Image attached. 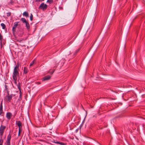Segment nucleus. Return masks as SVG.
I'll list each match as a JSON object with an SVG mask.
<instances>
[{"mask_svg":"<svg viewBox=\"0 0 145 145\" xmlns=\"http://www.w3.org/2000/svg\"><path fill=\"white\" fill-rule=\"evenodd\" d=\"M19 63H18L14 68V71L13 72L12 76H19Z\"/></svg>","mask_w":145,"mask_h":145,"instance_id":"f257e3e1","label":"nucleus"},{"mask_svg":"<svg viewBox=\"0 0 145 145\" xmlns=\"http://www.w3.org/2000/svg\"><path fill=\"white\" fill-rule=\"evenodd\" d=\"M2 123L0 127V136L1 139L2 138V136L4 133V131L6 128L5 126L2 125L3 121H1Z\"/></svg>","mask_w":145,"mask_h":145,"instance_id":"f03ea898","label":"nucleus"},{"mask_svg":"<svg viewBox=\"0 0 145 145\" xmlns=\"http://www.w3.org/2000/svg\"><path fill=\"white\" fill-rule=\"evenodd\" d=\"M20 20L23 23H25V26L26 27L28 31H29L30 28V26L28 22L27 21L25 18H22L20 19Z\"/></svg>","mask_w":145,"mask_h":145,"instance_id":"7ed1b4c3","label":"nucleus"},{"mask_svg":"<svg viewBox=\"0 0 145 145\" xmlns=\"http://www.w3.org/2000/svg\"><path fill=\"white\" fill-rule=\"evenodd\" d=\"M14 95H13L12 94L10 95H7L5 96V100L8 103L10 102L12 99L13 96H14Z\"/></svg>","mask_w":145,"mask_h":145,"instance_id":"20e7f679","label":"nucleus"},{"mask_svg":"<svg viewBox=\"0 0 145 145\" xmlns=\"http://www.w3.org/2000/svg\"><path fill=\"white\" fill-rule=\"evenodd\" d=\"M11 138V135L10 133L8 134V136L7 137V140H6L5 144L6 145H10V140Z\"/></svg>","mask_w":145,"mask_h":145,"instance_id":"39448f33","label":"nucleus"},{"mask_svg":"<svg viewBox=\"0 0 145 145\" xmlns=\"http://www.w3.org/2000/svg\"><path fill=\"white\" fill-rule=\"evenodd\" d=\"M47 5L46 4H44V3L41 4L39 7V8L42 10H44L47 8Z\"/></svg>","mask_w":145,"mask_h":145,"instance_id":"423d86ee","label":"nucleus"},{"mask_svg":"<svg viewBox=\"0 0 145 145\" xmlns=\"http://www.w3.org/2000/svg\"><path fill=\"white\" fill-rule=\"evenodd\" d=\"M19 22H14V25L12 28V33L13 34H15L16 28L17 27L18 25V23Z\"/></svg>","mask_w":145,"mask_h":145,"instance_id":"0eeeda50","label":"nucleus"},{"mask_svg":"<svg viewBox=\"0 0 145 145\" xmlns=\"http://www.w3.org/2000/svg\"><path fill=\"white\" fill-rule=\"evenodd\" d=\"M16 3L19 4L18 1L17 0L16 1V2H15L14 0H10V1L7 3V5L8 6H10L12 5H14L15 4H16Z\"/></svg>","mask_w":145,"mask_h":145,"instance_id":"6e6552de","label":"nucleus"},{"mask_svg":"<svg viewBox=\"0 0 145 145\" xmlns=\"http://www.w3.org/2000/svg\"><path fill=\"white\" fill-rule=\"evenodd\" d=\"M3 101H2L0 106V116H3L4 112L3 111V106L2 105Z\"/></svg>","mask_w":145,"mask_h":145,"instance_id":"1a4fd4ad","label":"nucleus"},{"mask_svg":"<svg viewBox=\"0 0 145 145\" xmlns=\"http://www.w3.org/2000/svg\"><path fill=\"white\" fill-rule=\"evenodd\" d=\"M51 142L56 144H59L62 145H66L67 144L66 143L62 142H57L56 140H53L51 141Z\"/></svg>","mask_w":145,"mask_h":145,"instance_id":"9d476101","label":"nucleus"},{"mask_svg":"<svg viewBox=\"0 0 145 145\" xmlns=\"http://www.w3.org/2000/svg\"><path fill=\"white\" fill-rule=\"evenodd\" d=\"M16 124L18 127V129H21V128L22 127L21 122L20 121H16Z\"/></svg>","mask_w":145,"mask_h":145,"instance_id":"9b49d317","label":"nucleus"},{"mask_svg":"<svg viewBox=\"0 0 145 145\" xmlns=\"http://www.w3.org/2000/svg\"><path fill=\"white\" fill-rule=\"evenodd\" d=\"M12 116V114L10 112H8L7 113L6 117L8 120H10L11 119V117Z\"/></svg>","mask_w":145,"mask_h":145,"instance_id":"f8f14e48","label":"nucleus"},{"mask_svg":"<svg viewBox=\"0 0 145 145\" xmlns=\"http://www.w3.org/2000/svg\"><path fill=\"white\" fill-rule=\"evenodd\" d=\"M51 76L49 75H47L44 76L42 78V80L44 81L48 80L50 79Z\"/></svg>","mask_w":145,"mask_h":145,"instance_id":"ddd939ff","label":"nucleus"},{"mask_svg":"<svg viewBox=\"0 0 145 145\" xmlns=\"http://www.w3.org/2000/svg\"><path fill=\"white\" fill-rule=\"evenodd\" d=\"M17 33L19 36L21 37L23 35V32L22 30L19 31Z\"/></svg>","mask_w":145,"mask_h":145,"instance_id":"4468645a","label":"nucleus"},{"mask_svg":"<svg viewBox=\"0 0 145 145\" xmlns=\"http://www.w3.org/2000/svg\"><path fill=\"white\" fill-rule=\"evenodd\" d=\"M28 72V70L27 68L25 67H24V74H26Z\"/></svg>","mask_w":145,"mask_h":145,"instance_id":"2eb2a0df","label":"nucleus"},{"mask_svg":"<svg viewBox=\"0 0 145 145\" xmlns=\"http://www.w3.org/2000/svg\"><path fill=\"white\" fill-rule=\"evenodd\" d=\"M13 80H14V83L16 84H17V76H12Z\"/></svg>","mask_w":145,"mask_h":145,"instance_id":"dca6fc26","label":"nucleus"},{"mask_svg":"<svg viewBox=\"0 0 145 145\" xmlns=\"http://www.w3.org/2000/svg\"><path fill=\"white\" fill-rule=\"evenodd\" d=\"M3 38L2 35L0 33V44L1 46L2 45V40L3 39Z\"/></svg>","mask_w":145,"mask_h":145,"instance_id":"f3484780","label":"nucleus"},{"mask_svg":"<svg viewBox=\"0 0 145 145\" xmlns=\"http://www.w3.org/2000/svg\"><path fill=\"white\" fill-rule=\"evenodd\" d=\"M23 15L24 16H25L26 17H29V14L27 12L25 11L23 13Z\"/></svg>","mask_w":145,"mask_h":145,"instance_id":"a211bd4d","label":"nucleus"},{"mask_svg":"<svg viewBox=\"0 0 145 145\" xmlns=\"http://www.w3.org/2000/svg\"><path fill=\"white\" fill-rule=\"evenodd\" d=\"M59 62V61H55L54 63H55V65L54 66V67H57V66L58 65Z\"/></svg>","mask_w":145,"mask_h":145,"instance_id":"6ab92c4d","label":"nucleus"},{"mask_svg":"<svg viewBox=\"0 0 145 145\" xmlns=\"http://www.w3.org/2000/svg\"><path fill=\"white\" fill-rule=\"evenodd\" d=\"M78 34H79V33H77V35H76V36L73 38V39L70 42H69V44H72V42L75 40V39H76V38L77 37V36L78 35Z\"/></svg>","mask_w":145,"mask_h":145,"instance_id":"aec40b11","label":"nucleus"},{"mask_svg":"<svg viewBox=\"0 0 145 145\" xmlns=\"http://www.w3.org/2000/svg\"><path fill=\"white\" fill-rule=\"evenodd\" d=\"M1 25L2 26L3 29H6V25L4 23H1Z\"/></svg>","mask_w":145,"mask_h":145,"instance_id":"412c9836","label":"nucleus"},{"mask_svg":"<svg viewBox=\"0 0 145 145\" xmlns=\"http://www.w3.org/2000/svg\"><path fill=\"white\" fill-rule=\"evenodd\" d=\"M54 2L53 0H47L46 2L48 3L49 4H51Z\"/></svg>","mask_w":145,"mask_h":145,"instance_id":"4be33fe9","label":"nucleus"},{"mask_svg":"<svg viewBox=\"0 0 145 145\" xmlns=\"http://www.w3.org/2000/svg\"><path fill=\"white\" fill-rule=\"evenodd\" d=\"M80 48H78V49H77V50H76L75 52L74 53V55H76L77 53L79 52V51H80Z\"/></svg>","mask_w":145,"mask_h":145,"instance_id":"5701e85b","label":"nucleus"},{"mask_svg":"<svg viewBox=\"0 0 145 145\" xmlns=\"http://www.w3.org/2000/svg\"><path fill=\"white\" fill-rule=\"evenodd\" d=\"M17 86L19 91H20V90H21V87H20V82H18L17 85Z\"/></svg>","mask_w":145,"mask_h":145,"instance_id":"b1692460","label":"nucleus"},{"mask_svg":"<svg viewBox=\"0 0 145 145\" xmlns=\"http://www.w3.org/2000/svg\"><path fill=\"white\" fill-rule=\"evenodd\" d=\"M11 14L10 12H8L6 13V15L7 17H9L11 15Z\"/></svg>","mask_w":145,"mask_h":145,"instance_id":"393cba45","label":"nucleus"},{"mask_svg":"<svg viewBox=\"0 0 145 145\" xmlns=\"http://www.w3.org/2000/svg\"><path fill=\"white\" fill-rule=\"evenodd\" d=\"M19 93H20V96H19V99H22V98H21L22 92H21V90H20V91Z\"/></svg>","mask_w":145,"mask_h":145,"instance_id":"a878e982","label":"nucleus"},{"mask_svg":"<svg viewBox=\"0 0 145 145\" xmlns=\"http://www.w3.org/2000/svg\"><path fill=\"white\" fill-rule=\"evenodd\" d=\"M30 20L31 21H32L33 20V15L32 14H31V15L30 16Z\"/></svg>","mask_w":145,"mask_h":145,"instance_id":"bb28decb","label":"nucleus"},{"mask_svg":"<svg viewBox=\"0 0 145 145\" xmlns=\"http://www.w3.org/2000/svg\"><path fill=\"white\" fill-rule=\"evenodd\" d=\"M3 142V140H1V138L0 140V145H2Z\"/></svg>","mask_w":145,"mask_h":145,"instance_id":"cd10ccee","label":"nucleus"},{"mask_svg":"<svg viewBox=\"0 0 145 145\" xmlns=\"http://www.w3.org/2000/svg\"><path fill=\"white\" fill-rule=\"evenodd\" d=\"M97 39H96L94 41V42L93 43V44H92V45L91 46V48H92V47L95 44V42H96V41H97Z\"/></svg>","mask_w":145,"mask_h":145,"instance_id":"c85d7f7f","label":"nucleus"},{"mask_svg":"<svg viewBox=\"0 0 145 145\" xmlns=\"http://www.w3.org/2000/svg\"><path fill=\"white\" fill-rule=\"evenodd\" d=\"M34 63V60L30 63V66H31L32 65H33V64Z\"/></svg>","mask_w":145,"mask_h":145,"instance_id":"c756f323","label":"nucleus"},{"mask_svg":"<svg viewBox=\"0 0 145 145\" xmlns=\"http://www.w3.org/2000/svg\"><path fill=\"white\" fill-rule=\"evenodd\" d=\"M21 130V129H18V136H19L20 135Z\"/></svg>","mask_w":145,"mask_h":145,"instance_id":"7c9ffc66","label":"nucleus"},{"mask_svg":"<svg viewBox=\"0 0 145 145\" xmlns=\"http://www.w3.org/2000/svg\"><path fill=\"white\" fill-rule=\"evenodd\" d=\"M5 90H8V88L7 87V86L6 84H5Z\"/></svg>","mask_w":145,"mask_h":145,"instance_id":"2f4dec72","label":"nucleus"},{"mask_svg":"<svg viewBox=\"0 0 145 145\" xmlns=\"http://www.w3.org/2000/svg\"><path fill=\"white\" fill-rule=\"evenodd\" d=\"M55 69H54L52 71H51V72H50V73L51 74H52L54 72V71H55Z\"/></svg>","mask_w":145,"mask_h":145,"instance_id":"473e14b6","label":"nucleus"},{"mask_svg":"<svg viewBox=\"0 0 145 145\" xmlns=\"http://www.w3.org/2000/svg\"><path fill=\"white\" fill-rule=\"evenodd\" d=\"M6 91H7V95H10L9 93V91L8 90H8H6Z\"/></svg>","mask_w":145,"mask_h":145,"instance_id":"72a5a7b5","label":"nucleus"},{"mask_svg":"<svg viewBox=\"0 0 145 145\" xmlns=\"http://www.w3.org/2000/svg\"><path fill=\"white\" fill-rule=\"evenodd\" d=\"M78 130H79L78 128H77V129H76L75 130V133H77L78 131Z\"/></svg>","mask_w":145,"mask_h":145,"instance_id":"f704fd0d","label":"nucleus"},{"mask_svg":"<svg viewBox=\"0 0 145 145\" xmlns=\"http://www.w3.org/2000/svg\"><path fill=\"white\" fill-rule=\"evenodd\" d=\"M40 1V0H36L35 1V2H39V1Z\"/></svg>","mask_w":145,"mask_h":145,"instance_id":"c9c22d12","label":"nucleus"},{"mask_svg":"<svg viewBox=\"0 0 145 145\" xmlns=\"http://www.w3.org/2000/svg\"><path fill=\"white\" fill-rule=\"evenodd\" d=\"M100 128L102 129V128Z\"/></svg>","mask_w":145,"mask_h":145,"instance_id":"e433bc0d","label":"nucleus"}]
</instances>
